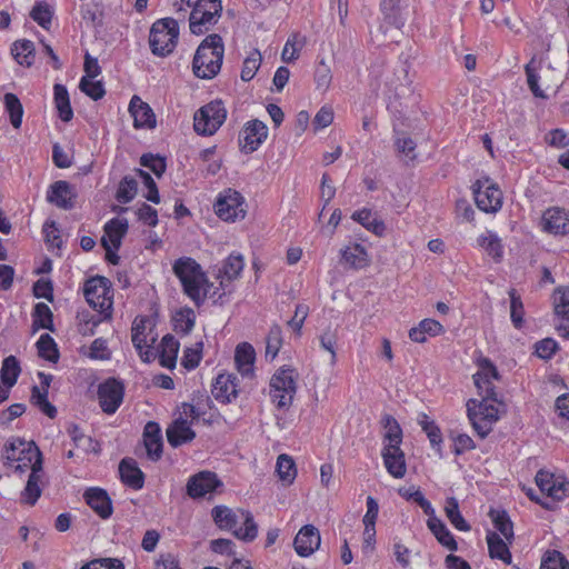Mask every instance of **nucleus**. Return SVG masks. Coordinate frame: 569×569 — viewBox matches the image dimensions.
Masks as SVG:
<instances>
[{
  "mask_svg": "<svg viewBox=\"0 0 569 569\" xmlns=\"http://www.w3.org/2000/svg\"><path fill=\"white\" fill-rule=\"evenodd\" d=\"M172 269L182 284L183 292L197 307L203 303L207 296L211 298L216 296V291H211L213 284L209 282L201 266L194 259L190 257L179 258L174 261Z\"/></svg>",
  "mask_w": 569,
  "mask_h": 569,
  "instance_id": "obj_1",
  "label": "nucleus"
},
{
  "mask_svg": "<svg viewBox=\"0 0 569 569\" xmlns=\"http://www.w3.org/2000/svg\"><path fill=\"white\" fill-rule=\"evenodd\" d=\"M224 44L220 34L207 36L196 50L192 71L197 78L212 79L222 66Z\"/></svg>",
  "mask_w": 569,
  "mask_h": 569,
  "instance_id": "obj_2",
  "label": "nucleus"
},
{
  "mask_svg": "<svg viewBox=\"0 0 569 569\" xmlns=\"http://www.w3.org/2000/svg\"><path fill=\"white\" fill-rule=\"evenodd\" d=\"M179 37L178 22L172 18L157 20L149 34L151 52L158 57L169 56L176 48Z\"/></svg>",
  "mask_w": 569,
  "mask_h": 569,
  "instance_id": "obj_3",
  "label": "nucleus"
},
{
  "mask_svg": "<svg viewBox=\"0 0 569 569\" xmlns=\"http://www.w3.org/2000/svg\"><path fill=\"white\" fill-rule=\"evenodd\" d=\"M497 401L489 398L481 400L469 399L467 402V415L473 430L480 438H486L492 430V426L499 419V410L495 406Z\"/></svg>",
  "mask_w": 569,
  "mask_h": 569,
  "instance_id": "obj_4",
  "label": "nucleus"
},
{
  "mask_svg": "<svg viewBox=\"0 0 569 569\" xmlns=\"http://www.w3.org/2000/svg\"><path fill=\"white\" fill-rule=\"evenodd\" d=\"M83 293L87 302L103 317L110 319L112 311V295L110 281L101 276L92 277L84 283Z\"/></svg>",
  "mask_w": 569,
  "mask_h": 569,
  "instance_id": "obj_5",
  "label": "nucleus"
},
{
  "mask_svg": "<svg viewBox=\"0 0 569 569\" xmlns=\"http://www.w3.org/2000/svg\"><path fill=\"white\" fill-rule=\"evenodd\" d=\"M227 110L221 100H213L198 109L193 116V129L200 136H212L223 124Z\"/></svg>",
  "mask_w": 569,
  "mask_h": 569,
  "instance_id": "obj_6",
  "label": "nucleus"
},
{
  "mask_svg": "<svg viewBox=\"0 0 569 569\" xmlns=\"http://www.w3.org/2000/svg\"><path fill=\"white\" fill-rule=\"evenodd\" d=\"M297 391L293 370L280 368L270 380V396L277 408L283 409L291 406Z\"/></svg>",
  "mask_w": 569,
  "mask_h": 569,
  "instance_id": "obj_7",
  "label": "nucleus"
},
{
  "mask_svg": "<svg viewBox=\"0 0 569 569\" xmlns=\"http://www.w3.org/2000/svg\"><path fill=\"white\" fill-rule=\"evenodd\" d=\"M244 198L234 189L220 192L213 204L216 214L224 221L241 220L246 217Z\"/></svg>",
  "mask_w": 569,
  "mask_h": 569,
  "instance_id": "obj_8",
  "label": "nucleus"
},
{
  "mask_svg": "<svg viewBox=\"0 0 569 569\" xmlns=\"http://www.w3.org/2000/svg\"><path fill=\"white\" fill-rule=\"evenodd\" d=\"M472 192L477 207L483 212H497L502 207V192L488 177L478 179Z\"/></svg>",
  "mask_w": 569,
  "mask_h": 569,
  "instance_id": "obj_9",
  "label": "nucleus"
},
{
  "mask_svg": "<svg viewBox=\"0 0 569 569\" xmlns=\"http://www.w3.org/2000/svg\"><path fill=\"white\" fill-rule=\"evenodd\" d=\"M124 386L116 378H109L98 387V399L102 411L114 413L123 401Z\"/></svg>",
  "mask_w": 569,
  "mask_h": 569,
  "instance_id": "obj_10",
  "label": "nucleus"
},
{
  "mask_svg": "<svg viewBox=\"0 0 569 569\" xmlns=\"http://www.w3.org/2000/svg\"><path fill=\"white\" fill-rule=\"evenodd\" d=\"M212 3L213 10L193 9L189 17V28L191 33L200 36L206 33L212 26H214L222 13L221 0H209Z\"/></svg>",
  "mask_w": 569,
  "mask_h": 569,
  "instance_id": "obj_11",
  "label": "nucleus"
},
{
  "mask_svg": "<svg viewBox=\"0 0 569 569\" xmlns=\"http://www.w3.org/2000/svg\"><path fill=\"white\" fill-rule=\"evenodd\" d=\"M535 480L540 491L552 500L560 501L569 496V481L565 478H556L553 473L540 469Z\"/></svg>",
  "mask_w": 569,
  "mask_h": 569,
  "instance_id": "obj_12",
  "label": "nucleus"
},
{
  "mask_svg": "<svg viewBox=\"0 0 569 569\" xmlns=\"http://www.w3.org/2000/svg\"><path fill=\"white\" fill-rule=\"evenodd\" d=\"M222 486L223 483L214 472L204 470L191 476L187 482L186 489L190 498L199 499Z\"/></svg>",
  "mask_w": 569,
  "mask_h": 569,
  "instance_id": "obj_13",
  "label": "nucleus"
},
{
  "mask_svg": "<svg viewBox=\"0 0 569 569\" xmlns=\"http://www.w3.org/2000/svg\"><path fill=\"white\" fill-rule=\"evenodd\" d=\"M268 137V127L260 120L248 121L239 137V146L244 153L258 150Z\"/></svg>",
  "mask_w": 569,
  "mask_h": 569,
  "instance_id": "obj_14",
  "label": "nucleus"
},
{
  "mask_svg": "<svg viewBox=\"0 0 569 569\" xmlns=\"http://www.w3.org/2000/svg\"><path fill=\"white\" fill-rule=\"evenodd\" d=\"M498 370L489 359H482L479 362V370L473 375L475 385L482 398L498 401L497 392L492 380L498 379Z\"/></svg>",
  "mask_w": 569,
  "mask_h": 569,
  "instance_id": "obj_15",
  "label": "nucleus"
},
{
  "mask_svg": "<svg viewBox=\"0 0 569 569\" xmlns=\"http://www.w3.org/2000/svg\"><path fill=\"white\" fill-rule=\"evenodd\" d=\"M542 230L553 236L569 234V212L559 207L548 208L541 218Z\"/></svg>",
  "mask_w": 569,
  "mask_h": 569,
  "instance_id": "obj_16",
  "label": "nucleus"
},
{
  "mask_svg": "<svg viewBox=\"0 0 569 569\" xmlns=\"http://www.w3.org/2000/svg\"><path fill=\"white\" fill-rule=\"evenodd\" d=\"M320 543V532L313 525L303 526L293 540L295 550L300 557L311 556L319 549Z\"/></svg>",
  "mask_w": 569,
  "mask_h": 569,
  "instance_id": "obj_17",
  "label": "nucleus"
},
{
  "mask_svg": "<svg viewBox=\"0 0 569 569\" xmlns=\"http://www.w3.org/2000/svg\"><path fill=\"white\" fill-rule=\"evenodd\" d=\"M76 197L77 193L74 192L73 187L64 180H59L52 183L47 193V200L50 203H53L58 208L64 210H70L74 207Z\"/></svg>",
  "mask_w": 569,
  "mask_h": 569,
  "instance_id": "obj_18",
  "label": "nucleus"
},
{
  "mask_svg": "<svg viewBox=\"0 0 569 569\" xmlns=\"http://www.w3.org/2000/svg\"><path fill=\"white\" fill-rule=\"evenodd\" d=\"M381 456L387 471L395 478L401 479L407 472L405 452L400 446L383 445Z\"/></svg>",
  "mask_w": 569,
  "mask_h": 569,
  "instance_id": "obj_19",
  "label": "nucleus"
},
{
  "mask_svg": "<svg viewBox=\"0 0 569 569\" xmlns=\"http://www.w3.org/2000/svg\"><path fill=\"white\" fill-rule=\"evenodd\" d=\"M239 392L238 378L232 373H220L216 378L211 393L216 400L229 403L237 398Z\"/></svg>",
  "mask_w": 569,
  "mask_h": 569,
  "instance_id": "obj_20",
  "label": "nucleus"
},
{
  "mask_svg": "<svg viewBox=\"0 0 569 569\" xmlns=\"http://www.w3.org/2000/svg\"><path fill=\"white\" fill-rule=\"evenodd\" d=\"M83 499L100 518L108 519L111 517L113 511L112 501L104 489L89 488L84 491Z\"/></svg>",
  "mask_w": 569,
  "mask_h": 569,
  "instance_id": "obj_21",
  "label": "nucleus"
},
{
  "mask_svg": "<svg viewBox=\"0 0 569 569\" xmlns=\"http://www.w3.org/2000/svg\"><path fill=\"white\" fill-rule=\"evenodd\" d=\"M129 112L133 118V126L137 129H153L157 124L153 110L138 96H133L131 98L129 103Z\"/></svg>",
  "mask_w": 569,
  "mask_h": 569,
  "instance_id": "obj_22",
  "label": "nucleus"
},
{
  "mask_svg": "<svg viewBox=\"0 0 569 569\" xmlns=\"http://www.w3.org/2000/svg\"><path fill=\"white\" fill-rule=\"evenodd\" d=\"M166 435L169 445L173 448H178L196 438V432L191 429L190 422L182 417L169 425Z\"/></svg>",
  "mask_w": 569,
  "mask_h": 569,
  "instance_id": "obj_23",
  "label": "nucleus"
},
{
  "mask_svg": "<svg viewBox=\"0 0 569 569\" xmlns=\"http://www.w3.org/2000/svg\"><path fill=\"white\" fill-rule=\"evenodd\" d=\"M143 442L148 458L158 461L162 456V436L160 427L154 421H149L143 430Z\"/></svg>",
  "mask_w": 569,
  "mask_h": 569,
  "instance_id": "obj_24",
  "label": "nucleus"
},
{
  "mask_svg": "<svg viewBox=\"0 0 569 569\" xmlns=\"http://www.w3.org/2000/svg\"><path fill=\"white\" fill-rule=\"evenodd\" d=\"M119 473L121 481L134 490L141 489L144 485V475L132 458H123L120 461Z\"/></svg>",
  "mask_w": 569,
  "mask_h": 569,
  "instance_id": "obj_25",
  "label": "nucleus"
},
{
  "mask_svg": "<svg viewBox=\"0 0 569 569\" xmlns=\"http://www.w3.org/2000/svg\"><path fill=\"white\" fill-rule=\"evenodd\" d=\"M19 460L18 465L14 467L16 471L24 472L27 469H31L36 466L37 461H40V470H42V453L34 442H26L24 440H19Z\"/></svg>",
  "mask_w": 569,
  "mask_h": 569,
  "instance_id": "obj_26",
  "label": "nucleus"
},
{
  "mask_svg": "<svg viewBox=\"0 0 569 569\" xmlns=\"http://www.w3.org/2000/svg\"><path fill=\"white\" fill-rule=\"evenodd\" d=\"M256 352L253 347L248 342H242L237 346L234 352V362L238 371L243 378L253 377V365Z\"/></svg>",
  "mask_w": 569,
  "mask_h": 569,
  "instance_id": "obj_27",
  "label": "nucleus"
},
{
  "mask_svg": "<svg viewBox=\"0 0 569 569\" xmlns=\"http://www.w3.org/2000/svg\"><path fill=\"white\" fill-rule=\"evenodd\" d=\"M341 260L356 270L366 268L370 262L367 249L360 243H352L342 249Z\"/></svg>",
  "mask_w": 569,
  "mask_h": 569,
  "instance_id": "obj_28",
  "label": "nucleus"
},
{
  "mask_svg": "<svg viewBox=\"0 0 569 569\" xmlns=\"http://www.w3.org/2000/svg\"><path fill=\"white\" fill-rule=\"evenodd\" d=\"M180 343L170 333L162 337L159 345V362L167 369L176 367Z\"/></svg>",
  "mask_w": 569,
  "mask_h": 569,
  "instance_id": "obj_29",
  "label": "nucleus"
},
{
  "mask_svg": "<svg viewBox=\"0 0 569 569\" xmlns=\"http://www.w3.org/2000/svg\"><path fill=\"white\" fill-rule=\"evenodd\" d=\"M41 473H42V470H40V461L38 460L36 466L32 468V471L29 475V478H28V481H27V485H26L23 491L21 492V501L22 502L33 506L40 498V496H41V488H40Z\"/></svg>",
  "mask_w": 569,
  "mask_h": 569,
  "instance_id": "obj_30",
  "label": "nucleus"
},
{
  "mask_svg": "<svg viewBox=\"0 0 569 569\" xmlns=\"http://www.w3.org/2000/svg\"><path fill=\"white\" fill-rule=\"evenodd\" d=\"M429 530L433 533L438 542L450 551L458 550V543L449 531L447 526L437 517H431L427 520Z\"/></svg>",
  "mask_w": 569,
  "mask_h": 569,
  "instance_id": "obj_31",
  "label": "nucleus"
},
{
  "mask_svg": "<svg viewBox=\"0 0 569 569\" xmlns=\"http://www.w3.org/2000/svg\"><path fill=\"white\" fill-rule=\"evenodd\" d=\"M351 218L378 237L383 236L386 231L385 222L378 219L377 214L373 213L370 209L363 208L361 210L355 211Z\"/></svg>",
  "mask_w": 569,
  "mask_h": 569,
  "instance_id": "obj_32",
  "label": "nucleus"
},
{
  "mask_svg": "<svg viewBox=\"0 0 569 569\" xmlns=\"http://www.w3.org/2000/svg\"><path fill=\"white\" fill-rule=\"evenodd\" d=\"M211 516L216 525L221 529L233 530L240 521L239 509L233 511L226 506H216L211 510Z\"/></svg>",
  "mask_w": 569,
  "mask_h": 569,
  "instance_id": "obj_33",
  "label": "nucleus"
},
{
  "mask_svg": "<svg viewBox=\"0 0 569 569\" xmlns=\"http://www.w3.org/2000/svg\"><path fill=\"white\" fill-rule=\"evenodd\" d=\"M487 543L489 556L492 559H499L506 565H510L512 560L511 552L507 546V543L502 540V538L496 532L487 533Z\"/></svg>",
  "mask_w": 569,
  "mask_h": 569,
  "instance_id": "obj_34",
  "label": "nucleus"
},
{
  "mask_svg": "<svg viewBox=\"0 0 569 569\" xmlns=\"http://www.w3.org/2000/svg\"><path fill=\"white\" fill-rule=\"evenodd\" d=\"M53 99L59 118L64 122H69L73 117V110L70 104V98L66 86L60 83L54 84Z\"/></svg>",
  "mask_w": 569,
  "mask_h": 569,
  "instance_id": "obj_35",
  "label": "nucleus"
},
{
  "mask_svg": "<svg viewBox=\"0 0 569 569\" xmlns=\"http://www.w3.org/2000/svg\"><path fill=\"white\" fill-rule=\"evenodd\" d=\"M244 262L241 254L231 253L224 261L222 269L220 270L221 281L220 286L224 289L226 281L231 282L238 278L243 270Z\"/></svg>",
  "mask_w": 569,
  "mask_h": 569,
  "instance_id": "obj_36",
  "label": "nucleus"
},
{
  "mask_svg": "<svg viewBox=\"0 0 569 569\" xmlns=\"http://www.w3.org/2000/svg\"><path fill=\"white\" fill-rule=\"evenodd\" d=\"M173 330L179 335H189L196 323V313L189 308L179 309L172 317Z\"/></svg>",
  "mask_w": 569,
  "mask_h": 569,
  "instance_id": "obj_37",
  "label": "nucleus"
},
{
  "mask_svg": "<svg viewBox=\"0 0 569 569\" xmlns=\"http://www.w3.org/2000/svg\"><path fill=\"white\" fill-rule=\"evenodd\" d=\"M128 229L127 219L113 218L106 224V234L114 250L121 247L122 238L127 234Z\"/></svg>",
  "mask_w": 569,
  "mask_h": 569,
  "instance_id": "obj_38",
  "label": "nucleus"
},
{
  "mask_svg": "<svg viewBox=\"0 0 569 569\" xmlns=\"http://www.w3.org/2000/svg\"><path fill=\"white\" fill-rule=\"evenodd\" d=\"M239 513L240 520L243 521V527L236 528L233 535L246 542L254 540L258 535V526L253 520L252 513L244 509H239Z\"/></svg>",
  "mask_w": 569,
  "mask_h": 569,
  "instance_id": "obj_39",
  "label": "nucleus"
},
{
  "mask_svg": "<svg viewBox=\"0 0 569 569\" xmlns=\"http://www.w3.org/2000/svg\"><path fill=\"white\" fill-rule=\"evenodd\" d=\"M11 52L21 66L30 67L34 59V44L30 40H18L12 44Z\"/></svg>",
  "mask_w": 569,
  "mask_h": 569,
  "instance_id": "obj_40",
  "label": "nucleus"
},
{
  "mask_svg": "<svg viewBox=\"0 0 569 569\" xmlns=\"http://www.w3.org/2000/svg\"><path fill=\"white\" fill-rule=\"evenodd\" d=\"M445 512L450 523L460 531H469L470 525L466 521L459 510L458 500L455 497H449L446 500Z\"/></svg>",
  "mask_w": 569,
  "mask_h": 569,
  "instance_id": "obj_41",
  "label": "nucleus"
},
{
  "mask_svg": "<svg viewBox=\"0 0 569 569\" xmlns=\"http://www.w3.org/2000/svg\"><path fill=\"white\" fill-rule=\"evenodd\" d=\"M419 425L426 432L431 447L441 456L442 435L440 428L426 413L420 415Z\"/></svg>",
  "mask_w": 569,
  "mask_h": 569,
  "instance_id": "obj_42",
  "label": "nucleus"
},
{
  "mask_svg": "<svg viewBox=\"0 0 569 569\" xmlns=\"http://www.w3.org/2000/svg\"><path fill=\"white\" fill-rule=\"evenodd\" d=\"M306 38L299 33H292L288 39L281 52L283 62L290 63L299 58V52L306 44Z\"/></svg>",
  "mask_w": 569,
  "mask_h": 569,
  "instance_id": "obj_43",
  "label": "nucleus"
},
{
  "mask_svg": "<svg viewBox=\"0 0 569 569\" xmlns=\"http://www.w3.org/2000/svg\"><path fill=\"white\" fill-rule=\"evenodd\" d=\"M276 470L279 479L286 485H291L297 477L296 463L293 459L286 453L278 457Z\"/></svg>",
  "mask_w": 569,
  "mask_h": 569,
  "instance_id": "obj_44",
  "label": "nucleus"
},
{
  "mask_svg": "<svg viewBox=\"0 0 569 569\" xmlns=\"http://www.w3.org/2000/svg\"><path fill=\"white\" fill-rule=\"evenodd\" d=\"M313 80L316 89L326 92L332 81V72L330 66L326 62L325 58H319L316 64Z\"/></svg>",
  "mask_w": 569,
  "mask_h": 569,
  "instance_id": "obj_45",
  "label": "nucleus"
},
{
  "mask_svg": "<svg viewBox=\"0 0 569 569\" xmlns=\"http://www.w3.org/2000/svg\"><path fill=\"white\" fill-rule=\"evenodd\" d=\"M20 366L14 356L7 357L0 370L1 382L8 387H13L20 375Z\"/></svg>",
  "mask_w": 569,
  "mask_h": 569,
  "instance_id": "obj_46",
  "label": "nucleus"
},
{
  "mask_svg": "<svg viewBox=\"0 0 569 569\" xmlns=\"http://www.w3.org/2000/svg\"><path fill=\"white\" fill-rule=\"evenodd\" d=\"M39 357L56 363L59 360V350L56 341L49 333H43L37 341Z\"/></svg>",
  "mask_w": 569,
  "mask_h": 569,
  "instance_id": "obj_47",
  "label": "nucleus"
},
{
  "mask_svg": "<svg viewBox=\"0 0 569 569\" xmlns=\"http://www.w3.org/2000/svg\"><path fill=\"white\" fill-rule=\"evenodd\" d=\"M4 104L12 127L19 129L23 117V107L19 98L14 93L8 92L4 94Z\"/></svg>",
  "mask_w": 569,
  "mask_h": 569,
  "instance_id": "obj_48",
  "label": "nucleus"
},
{
  "mask_svg": "<svg viewBox=\"0 0 569 569\" xmlns=\"http://www.w3.org/2000/svg\"><path fill=\"white\" fill-rule=\"evenodd\" d=\"M31 402L49 418H56L57 408L49 402L48 390H42L38 386H33L31 389Z\"/></svg>",
  "mask_w": 569,
  "mask_h": 569,
  "instance_id": "obj_49",
  "label": "nucleus"
},
{
  "mask_svg": "<svg viewBox=\"0 0 569 569\" xmlns=\"http://www.w3.org/2000/svg\"><path fill=\"white\" fill-rule=\"evenodd\" d=\"M33 327L53 331V315L48 305L39 302L34 306L32 313Z\"/></svg>",
  "mask_w": 569,
  "mask_h": 569,
  "instance_id": "obj_50",
  "label": "nucleus"
},
{
  "mask_svg": "<svg viewBox=\"0 0 569 569\" xmlns=\"http://www.w3.org/2000/svg\"><path fill=\"white\" fill-rule=\"evenodd\" d=\"M382 423L387 430L383 445L400 446L402 442V429L398 421L392 416L386 415L382 418Z\"/></svg>",
  "mask_w": 569,
  "mask_h": 569,
  "instance_id": "obj_51",
  "label": "nucleus"
},
{
  "mask_svg": "<svg viewBox=\"0 0 569 569\" xmlns=\"http://www.w3.org/2000/svg\"><path fill=\"white\" fill-rule=\"evenodd\" d=\"M138 191V182L131 176H126L122 178L118 186V190L116 193V199L120 203L130 202L137 194Z\"/></svg>",
  "mask_w": 569,
  "mask_h": 569,
  "instance_id": "obj_52",
  "label": "nucleus"
},
{
  "mask_svg": "<svg viewBox=\"0 0 569 569\" xmlns=\"http://www.w3.org/2000/svg\"><path fill=\"white\" fill-rule=\"evenodd\" d=\"M495 528L508 540L513 539V527L512 522L505 510L489 512Z\"/></svg>",
  "mask_w": 569,
  "mask_h": 569,
  "instance_id": "obj_53",
  "label": "nucleus"
},
{
  "mask_svg": "<svg viewBox=\"0 0 569 569\" xmlns=\"http://www.w3.org/2000/svg\"><path fill=\"white\" fill-rule=\"evenodd\" d=\"M478 242L493 259H501L503 253L502 244L500 238L496 233L488 231L487 234L479 237Z\"/></svg>",
  "mask_w": 569,
  "mask_h": 569,
  "instance_id": "obj_54",
  "label": "nucleus"
},
{
  "mask_svg": "<svg viewBox=\"0 0 569 569\" xmlns=\"http://www.w3.org/2000/svg\"><path fill=\"white\" fill-rule=\"evenodd\" d=\"M282 346V330L277 323L272 325L266 339V357L273 360Z\"/></svg>",
  "mask_w": 569,
  "mask_h": 569,
  "instance_id": "obj_55",
  "label": "nucleus"
},
{
  "mask_svg": "<svg viewBox=\"0 0 569 569\" xmlns=\"http://www.w3.org/2000/svg\"><path fill=\"white\" fill-rule=\"evenodd\" d=\"M510 297V318L515 328L521 329L523 326L525 308L520 296L516 289L509 290Z\"/></svg>",
  "mask_w": 569,
  "mask_h": 569,
  "instance_id": "obj_56",
  "label": "nucleus"
},
{
  "mask_svg": "<svg viewBox=\"0 0 569 569\" xmlns=\"http://www.w3.org/2000/svg\"><path fill=\"white\" fill-rule=\"evenodd\" d=\"M261 61L262 56L260 51L258 49H253L243 61L241 79L243 81H250L260 68Z\"/></svg>",
  "mask_w": 569,
  "mask_h": 569,
  "instance_id": "obj_57",
  "label": "nucleus"
},
{
  "mask_svg": "<svg viewBox=\"0 0 569 569\" xmlns=\"http://www.w3.org/2000/svg\"><path fill=\"white\" fill-rule=\"evenodd\" d=\"M540 569H569V561L558 550H548L541 561Z\"/></svg>",
  "mask_w": 569,
  "mask_h": 569,
  "instance_id": "obj_58",
  "label": "nucleus"
},
{
  "mask_svg": "<svg viewBox=\"0 0 569 569\" xmlns=\"http://www.w3.org/2000/svg\"><path fill=\"white\" fill-rule=\"evenodd\" d=\"M79 89L94 101L102 99L106 94L101 81H93L87 77L81 78Z\"/></svg>",
  "mask_w": 569,
  "mask_h": 569,
  "instance_id": "obj_59",
  "label": "nucleus"
},
{
  "mask_svg": "<svg viewBox=\"0 0 569 569\" xmlns=\"http://www.w3.org/2000/svg\"><path fill=\"white\" fill-rule=\"evenodd\" d=\"M30 17L43 29H49L52 19L50 6L46 2H38L31 10Z\"/></svg>",
  "mask_w": 569,
  "mask_h": 569,
  "instance_id": "obj_60",
  "label": "nucleus"
},
{
  "mask_svg": "<svg viewBox=\"0 0 569 569\" xmlns=\"http://www.w3.org/2000/svg\"><path fill=\"white\" fill-rule=\"evenodd\" d=\"M141 166L150 169L158 178H160L167 168L164 158L152 153L142 154L140 158Z\"/></svg>",
  "mask_w": 569,
  "mask_h": 569,
  "instance_id": "obj_61",
  "label": "nucleus"
},
{
  "mask_svg": "<svg viewBox=\"0 0 569 569\" xmlns=\"http://www.w3.org/2000/svg\"><path fill=\"white\" fill-rule=\"evenodd\" d=\"M136 172L141 178L142 183L148 189V192L144 194V198L152 203H156V204L159 203L160 196H159L157 183L153 180V178L150 176L149 172H147L142 169H137Z\"/></svg>",
  "mask_w": 569,
  "mask_h": 569,
  "instance_id": "obj_62",
  "label": "nucleus"
},
{
  "mask_svg": "<svg viewBox=\"0 0 569 569\" xmlns=\"http://www.w3.org/2000/svg\"><path fill=\"white\" fill-rule=\"evenodd\" d=\"M555 312L557 316L569 320V288L556 292Z\"/></svg>",
  "mask_w": 569,
  "mask_h": 569,
  "instance_id": "obj_63",
  "label": "nucleus"
},
{
  "mask_svg": "<svg viewBox=\"0 0 569 569\" xmlns=\"http://www.w3.org/2000/svg\"><path fill=\"white\" fill-rule=\"evenodd\" d=\"M80 569H124L123 563L116 558L94 559Z\"/></svg>",
  "mask_w": 569,
  "mask_h": 569,
  "instance_id": "obj_64",
  "label": "nucleus"
}]
</instances>
